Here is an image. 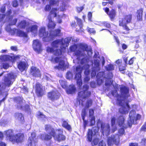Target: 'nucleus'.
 I'll return each mask as SVG.
<instances>
[{"mask_svg":"<svg viewBox=\"0 0 146 146\" xmlns=\"http://www.w3.org/2000/svg\"><path fill=\"white\" fill-rule=\"evenodd\" d=\"M129 91L128 88L122 86L120 88L121 96H119L117 91L116 90H113L111 92L113 96L117 97V103L121 106L119 109V112L121 114L127 113L130 109V107L127 101V98L129 96Z\"/></svg>","mask_w":146,"mask_h":146,"instance_id":"obj_1","label":"nucleus"},{"mask_svg":"<svg viewBox=\"0 0 146 146\" xmlns=\"http://www.w3.org/2000/svg\"><path fill=\"white\" fill-rule=\"evenodd\" d=\"M88 60L86 57L82 59L80 61L81 65L77 66L76 69V74L75 78L77 80V83L80 88L81 87L82 84L81 79V73L82 70H85L84 74L88 76L90 73V71L88 69L89 66L88 64Z\"/></svg>","mask_w":146,"mask_h":146,"instance_id":"obj_2","label":"nucleus"},{"mask_svg":"<svg viewBox=\"0 0 146 146\" xmlns=\"http://www.w3.org/2000/svg\"><path fill=\"white\" fill-rule=\"evenodd\" d=\"M70 50L71 52H75L76 55L78 56H84L86 54L90 56L92 53L91 48L88 47L85 44L72 45L70 46Z\"/></svg>","mask_w":146,"mask_h":146,"instance_id":"obj_3","label":"nucleus"},{"mask_svg":"<svg viewBox=\"0 0 146 146\" xmlns=\"http://www.w3.org/2000/svg\"><path fill=\"white\" fill-rule=\"evenodd\" d=\"M17 77V75L13 73L4 74L3 81L5 84H2L0 85V94H3V93H5V96H7V91L8 89H7L6 90V86L9 87L11 85Z\"/></svg>","mask_w":146,"mask_h":146,"instance_id":"obj_4","label":"nucleus"},{"mask_svg":"<svg viewBox=\"0 0 146 146\" xmlns=\"http://www.w3.org/2000/svg\"><path fill=\"white\" fill-rule=\"evenodd\" d=\"M63 43L62 39H58L53 41L51 45L52 48L48 47L47 51L48 52H54L55 55L58 56L61 54V51L60 49L54 50V48L60 47V48L63 50L64 49L62 44Z\"/></svg>","mask_w":146,"mask_h":146,"instance_id":"obj_5","label":"nucleus"},{"mask_svg":"<svg viewBox=\"0 0 146 146\" xmlns=\"http://www.w3.org/2000/svg\"><path fill=\"white\" fill-rule=\"evenodd\" d=\"M14 101L17 104L16 106L18 109L27 111L30 110L29 106L28 105H25V101L23 100L22 98H16L14 99Z\"/></svg>","mask_w":146,"mask_h":146,"instance_id":"obj_6","label":"nucleus"},{"mask_svg":"<svg viewBox=\"0 0 146 146\" xmlns=\"http://www.w3.org/2000/svg\"><path fill=\"white\" fill-rule=\"evenodd\" d=\"M58 10L56 8H52L50 13V15L48 17V19L49 22L48 25V27L49 30L51 31L52 29H53L55 27L56 24L52 21L51 18V17H56L57 15Z\"/></svg>","mask_w":146,"mask_h":146,"instance_id":"obj_7","label":"nucleus"},{"mask_svg":"<svg viewBox=\"0 0 146 146\" xmlns=\"http://www.w3.org/2000/svg\"><path fill=\"white\" fill-rule=\"evenodd\" d=\"M89 86L87 85H84L82 87L83 91L80 92L78 93V100L82 101L84 99L89 97L91 95V92L88 91Z\"/></svg>","mask_w":146,"mask_h":146,"instance_id":"obj_8","label":"nucleus"},{"mask_svg":"<svg viewBox=\"0 0 146 146\" xmlns=\"http://www.w3.org/2000/svg\"><path fill=\"white\" fill-rule=\"evenodd\" d=\"M125 119L123 116H121L118 118L117 120H116L115 117H113L111 119V125L113 129H112V131L114 132L116 129V126L115 125V123H117L119 126L122 127H125L124 125Z\"/></svg>","mask_w":146,"mask_h":146,"instance_id":"obj_9","label":"nucleus"},{"mask_svg":"<svg viewBox=\"0 0 146 146\" xmlns=\"http://www.w3.org/2000/svg\"><path fill=\"white\" fill-rule=\"evenodd\" d=\"M39 36L40 37H42V40L44 41L48 42L51 40L52 37L48 36V33L46 31L44 27H41L39 30Z\"/></svg>","mask_w":146,"mask_h":146,"instance_id":"obj_10","label":"nucleus"},{"mask_svg":"<svg viewBox=\"0 0 146 146\" xmlns=\"http://www.w3.org/2000/svg\"><path fill=\"white\" fill-rule=\"evenodd\" d=\"M54 60L56 62H59L58 65L54 67L56 69L64 70L68 67V64L67 63L66 64L64 60H62L61 58H59L58 57H56Z\"/></svg>","mask_w":146,"mask_h":146,"instance_id":"obj_11","label":"nucleus"},{"mask_svg":"<svg viewBox=\"0 0 146 146\" xmlns=\"http://www.w3.org/2000/svg\"><path fill=\"white\" fill-rule=\"evenodd\" d=\"M119 142V137L118 135H112L109 138L107 143L108 146H112L114 144L117 145Z\"/></svg>","mask_w":146,"mask_h":146,"instance_id":"obj_12","label":"nucleus"},{"mask_svg":"<svg viewBox=\"0 0 146 146\" xmlns=\"http://www.w3.org/2000/svg\"><path fill=\"white\" fill-rule=\"evenodd\" d=\"M100 61L99 60H95L94 63L92 64V66H94L92 68V72L91 74L92 77H94L96 75V72L100 70V68L99 67Z\"/></svg>","mask_w":146,"mask_h":146,"instance_id":"obj_13","label":"nucleus"},{"mask_svg":"<svg viewBox=\"0 0 146 146\" xmlns=\"http://www.w3.org/2000/svg\"><path fill=\"white\" fill-rule=\"evenodd\" d=\"M58 135H56L55 133L54 136V137L55 139L58 141H60L61 140H64L65 139V136L62 135L63 130L61 129H58L56 131Z\"/></svg>","mask_w":146,"mask_h":146,"instance_id":"obj_14","label":"nucleus"},{"mask_svg":"<svg viewBox=\"0 0 146 146\" xmlns=\"http://www.w3.org/2000/svg\"><path fill=\"white\" fill-rule=\"evenodd\" d=\"M37 141L35 133L34 132L32 133L31 136L29 137V139L28 146H35L36 143L37 142Z\"/></svg>","mask_w":146,"mask_h":146,"instance_id":"obj_15","label":"nucleus"},{"mask_svg":"<svg viewBox=\"0 0 146 146\" xmlns=\"http://www.w3.org/2000/svg\"><path fill=\"white\" fill-rule=\"evenodd\" d=\"M60 96V93L56 90L52 91L48 94V98L52 101L58 99Z\"/></svg>","mask_w":146,"mask_h":146,"instance_id":"obj_16","label":"nucleus"},{"mask_svg":"<svg viewBox=\"0 0 146 146\" xmlns=\"http://www.w3.org/2000/svg\"><path fill=\"white\" fill-rule=\"evenodd\" d=\"M13 137V139H11L13 143H19L21 142L23 140L24 135L23 134L18 133L15 135Z\"/></svg>","mask_w":146,"mask_h":146,"instance_id":"obj_17","label":"nucleus"},{"mask_svg":"<svg viewBox=\"0 0 146 146\" xmlns=\"http://www.w3.org/2000/svg\"><path fill=\"white\" fill-rule=\"evenodd\" d=\"M102 132L103 135L108 136L109 134L110 131V126L109 124L102 123L101 124Z\"/></svg>","mask_w":146,"mask_h":146,"instance_id":"obj_18","label":"nucleus"},{"mask_svg":"<svg viewBox=\"0 0 146 146\" xmlns=\"http://www.w3.org/2000/svg\"><path fill=\"white\" fill-rule=\"evenodd\" d=\"M33 49L36 52H38L42 50V45L41 42L38 40H33Z\"/></svg>","mask_w":146,"mask_h":146,"instance_id":"obj_19","label":"nucleus"},{"mask_svg":"<svg viewBox=\"0 0 146 146\" xmlns=\"http://www.w3.org/2000/svg\"><path fill=\"white\" fill-rule=\"evenodd\" d=\"M98 130V128L96 127H93L92 130L89 129L87 135V138L89 141H91L92 137L96 135Z\"/></svg>","mask_w":146,"mask_h":146,"instance_id":"obj_20","label":"nucleus"},{"mask_svg":"<svg viewBox=\"0 0 146 146\" xmlns=\"http://www.w3.org/2000/svg\"><path fill=\"white\" fill-rule=\"evenodd\" d=\"M130 119H129L127 121V123L129 127H131L132 125L134 123V119L136 116L135 112L133 110L130 111L129 113Z\"/></svg>","mask_w":146,"mask_h":146,"instance_id":"obj_21","label":"nucleus"},{"mask_svg":"<svg viewBox=\"0 0 146 146\" xmlns=\"http://www.w3.org/2000/svg\"><path fill=\"white\" fill-rule=\"evenodd\" d=\"M36 92L38 96H42L43 94L44 89L40 84L36 83L35 86Z\"/></svg>","mask_w":146,"mask_h":146,"instance_id":"obj_22","label":"nucleus"},{"mask_svg":"<svg viewBox=\"0 0 146 146\" xmlns=\"http://www.w3.org/2000/svg\"><path fill=\"white\" fill-rule=\"evenodd\" d=\"M11 12V10L9 11L7 13V17L9 19V23L10 25H15L17 21V19L15 18L13 19L12 16H10Z\"/></svg>","mask_w":146,"mask_h":146,"instance_id":"obj_23","label":"nucleus"},{"mask_svg":"<svg viewBox=\"0 0 146 146\" xmlns=\"http://www.w3.org/2000/svg\"><path fill=\"white\" fill-rule=\"evenodd\" d=\"M31 74L34 76L39 77L40 76V70L35 67L33 66L31 67Z\"/></svg>","mask_w":146,"mask_h":146,"instance_id":"obj_24","label":"nucleus"},{"mask_svg":"<svg viewBox=\"0 0 146 146\" xmlns=\"http://www.w3.org/2000/svg\"><path fill=\"white\" fill-rule=\"evenodd\" d=\"M75 18L76 20L77 24L79 27V28H78L77 27L78 26H76V31H82L83 24L82 20L80 19H79L77 17H75Z\"/></svg>","mask_w":146,"mask_h":146,"instance_id":"obj_25","label":"nucleus"},{"mask_svg":"<svg viewBox=\"0 0 146 146\" xmlns=\"http://www.w3.org/2000/svg\"><path fill=\"white\" fill-rule=\"evenodd\" d=\"M5 134L6 135V138L7 139H9L10 141L11 142V139H13V137L15 135H13V131L11 129L8 130L5 132Z\"/></svg>","mask_w":146,"mask_h":146,"instance_id":"obj_26","label":"nucleus"},{"mask_svg":"<svg viewBox=\"0 0 146 146\" xmlns=\"http://www.w3.org/2000/svg\"><path fill=\"white\" fill-rule=\"evenodd\" d=\"M119 21V25L120 26L122 27L126 31L129 30V29L126 25L127 23L124 18L120 19Z\"/></svg>","mask_w":146,"mask_h":146,"instance_id":"obj_27","label":"nucleus"},{"mask_svg":"<svg viewBox=\"0 0 146 146\" xmlns=\"http://www.w3.org/2000/svg\"><path fill=\"white\" fill-rule=\"evenodd\" d=\"M13 58V56L9 55H1L0 56V64L2 61H7L9 60H11Z\"/></svg>","mask_w":146,"mask_h":146,"instance_id":"obj_28","label":"nucleus"},{"mask_svg":"<svg viewBox=\"0 0 146 146\" xmlns=\"http://www.w3.org/2000/svg\"><path fill=\"white\" fill-rule=\"evenodd\" d=\"M45 130L49 134L53 135L55 133V131L53 128L49 125H46L45 126Z\"/></svg>","mask_w":146,"mask_h":146,"instance_id":"obj_29","label":"nucleus"},{"mask_svg":"<svg viewBox=\"0 0 146 146\" xmlns=\"http://www.w3.org/2000/svg\"><path fill=\"white\" fill-rule=\"evenodd\" d=\"M50 31L49 37H52L51 40L52 39V38L54 36H59L60 35V31L59 29L52 31Z\"/></svg>","mask_w":146,"mask_h":146,"instance_id":"obj_30","label":"nucleus"},{"mask_svg":"<svg viewBox=\"0 0 146 146\" xmlns=\"http://www.w3.org/2000/svg\"><path fill=\"white\" fill-rule=\"evenodd\" d=\"M89 116L91 118L90 123L91 125H94L95 123V118L94 116V111L92 109H90L89 111Z\"/></svg>","mask_w":146,"mask_h":146,"instance_id":"obj_31","label":"nucleus"},{"mask_svg":"<svg viewBox=\"0 0 146 146\" xmlns=\"http://www.w3.org/2000/svg\"><path fill=\"white\" fill-rule=\"evenodd\" d=\"M18 63V67L21 72L25 70L26 68V63L25 62H20Z\"/></svg>","mask_w":146,"mask_h":146,"instance_id":"obj_32","label":"nucleus"},{"mask_svg":"<svg viewBox=\"0 0 146 146\" xmlns=\"http://www.w3.org/2000/svg\"><path fill=\"white\" fill-rule=\"evenodd\" d=\"M72 38L71 37H68L65 38L63 41V43L62 44V45L64 49L66 48V46H68L69 43L71 41Z\"/></svg>","mask_w":146,"mask_h":146,"instance_id":"obj_33","label":"nucleus"},{"mask_svg":"<svg viewBox=\"0 0 146 146\" xmlns=\"http://www.w3.org/2000/svg\"><path fill=\"white\" fill-rule=\"evenodd\" d=\"M76 90V88L73 85H70L66 89V92L68 94L74 93Z\"/></svg>","mask_w":146,"mask_h":146,"instance_id":"obj_34","label":"nucleus"},{"mask_svg":"<svg viewBox=\"0 0 146 146\" xmlns=\"http://www.w3.org/2000/svg\"><path fill=\"white\" fill-rule=\"evenodd\" d=\"M143 9L141 8L137 11V18L138 21L142 20L143 12Z\"/></svg>","mask_w":146,"mask_h":146,"instance_id":"obj_35","label":"nucleus"},{"mask_svg":"<svg viewBox=\"0 0 146 146\" xmlns=\"http://www.w3.org/2000/svg\"><path fill=\"white\" fill-rule=\"evenodd\" d=\"M15 32L17 33V35L18 36L26 37L27 36V34L21 30L16 29L15 31Z\"/></svg>","mask_w":146,"mask_h":146,"instance_id":"obj_36","label":"nucleus"},{"mask_svg":"<svg viewBox=\"0 0 146 146\" xmlns=\"http://www.w3.org/2000/svg\"><path fill=\"white\" fill-rule=\"evenodd\" d=\"M15 117L16 118L20 121H22L24 120V117L21 113H16L15 114Z\"/></svg>","mask_w":146,"mask_h":146,"instance_id":"obj_37","label":"nucleus"},{"mask_svg":"<svg viewBox=\"0 0 146 146\" xmlns=\"http://www.w3.org/2000/svg\"><path fill=\"white\" fill-rule=\"evenodd\" d=\"M38 27L36 25H33L31 27L30 31L32 33L34 34V36L37 33Z\"/></svg>","mask_w":146,"mask_h":146,"instance_id":"obj_38","label":"nucleus"},{"mask_svg":"<svg viewBox=\"0 0 146 146\" xmlns=\"http://www.w3.org/2000/svg\"><path fill=\"white\" fill-rule=\"evenodd\" d=\"M54 134H53V135H52L50 134H49V135H48L47 134H46L44 136H43V138L42 136L41 138L42 139H44L45 140H49L52 138V136H53L54 137Z\"/></svg>","mask_w":146,"mask_h":146,"instance_id":"obj_39","label":"nucleus"},{"mask_svg":"<svg viewBox=\"0 0 146 146\" xmlns=\"http://www.w3.org/2000/svg\"><path fill=\"white\" fill-rule=\"evenodd\" d=\"M108 15L109 16L111 20H112L114 19L115 16V10L112 9L110 11Z\"/></svg>","mask_w":146,"mask_h":146,"instance_id":"obj_40","label":"nucleus"},{"mask_svg":"<svg viewBox=\"0 0 146 146\" xmlns=\"http://www.w3.org/2000/svg\"><path fill=\"white\" fill-rule=\"evenodd\" d=\"M62 126L63 127H65L69 131L71 129L70 125H69L67 122L65 121H63Z\"/></svg>","mask_w":146,"mask_h":146,"instance_id":"obj_41","label":"nucleus"},{"mask_svg":"<svg viewBox=\"0 0 146 146\" xmlns=\"http://www.w3.org/2000/svg\"><path fill=\"white\" fill-rule=\"evenodd\" d=\"M132 18V15H127L125 16L124 19L126 21L127 23H129L131 22Z\"/></svg>","mask_w":146,"mask_h":146,"instance_id":"obj_42","label":"nucleus"},{"mask_svg":"<svg viewBox=\"0 0 146 146\" xmlns=\"http://www.w3.org/2000/svg\"><path fill=\"white\" fill-rule=\"evenodd\" d=\"M92 101L91 99H89L86 102L85 107L86 108H88L92 105Z\"/></svg>","mask_w":146,"mask_h":146,"instance_id":"obj_43","label":"nucleus"},{"mask_svg":"<svg viewBox=\"0 0 146 146\" xmlns=\"http://www.w3.org/2000/svg\"><path fill=\"white\" fill-rule=\"evenodd\" d=\"M27 24V23L25 21H23L19 24L18 27L20 28H24Z\"/></svg>","mask_w":146,"mask_h":146,"instance_id":"obj_44","label":"nucleus"},{"mask_svg":"<svg viewBox=\"0 0 146 146\" xmlns=\"http://www.w3.org/2000/svg\"><path fill=\"white\" fill-rule=\"evenodd\" d=\"M87 109L85 107L83 109L82 111L81 116L83 120H84V119H85V117L87 114V112L86 111Z\"/></svg>","mask_w":146,"mask_h":146,"instance_id":"obj_45","label":"nucleus"},{"mask_svg":"<svg viewBox=\"0 0 146 146\" xmlns=\"http://www.w3.org/2000/svg\"><path fill=\"white\" fill-rule=\"evenodd\" d=\"M59 83L62 88H65L67 86V84L66 82L62 80H60L59 81Z\"/></svg>","mask_w":146,"mask_h":146,"instance_id":"obj_46","label":"nucleus"},{"mask_svg":"<svg viewBox=\"0 0 146 146\" xmlns=\"http://www.w3.org/2000/svg\"><path fill=\"white\" fill-rule=\"evenodd\" d=\"M59 0H51L50 1V4L51 5H58L59 3Z\"/></svg>","mask_w":146,"mask_h":146,"instance_id":"obj_47","label":"nucleus"},{"mask_svg":"<svg viewBox=\"0 0 146 146\" xmlns=\"http://www.w3.org/2000/svg\"><path fill=\"white\" fill-rule=\"evenodd\" d=\"M114 67L112 64H109L106 67V70L108 71H111L114 70Z\"/></svg>","mask_w":146,"mask_h":146,"instance_id":"obj_48","label":"nucleus"},{"mask_svg":"<svg viewBox=\"0 0 146 146\" xmlns=\"http://www.w3.org/2000/svg\"><path fill=\"white\" fill-rule=\"evenodd\" d=\"M73 77V74L70 72H68L66 75V78L67 79L70 80Z\"/></svg>","mask_w":146,"mask_h":146,"instance_id":"obj_49","label":"nucleus"},{"mask_svg":"<svg viewBox=\"0 0 146 146\" xmlns=\"http://www.w3.org/2000/svg\"><path fill=\"white\" fill-rule=\"evenodd\" d=\"M101 25H104L105 27L108 28L110 27L111 26L110 24L107 22H103L101 23Z\"/></svg>","mask_w":146,"mask_h":146,"instance_id":"obj_50","label":"nucleus"},{"mask_svg":"<svg viewBox=\"0 0 146 146\" xmlns=\"http://www.w3.org/2000/svg\"><path fill=\"white\" fill-rule=\"evenodd\" d=\"M104 75V72H99L97 74L96 77L97 78L100 79L102 78Z\"/></svg>","mask_w":146,"mask_h":146,"instance_id":"obj_51","label":"nucleus"},{"mask_svg":"<svg viewBox=\"0 0 146 146\" xmlns=\"http://www.w3.org/2000/svg\"><path fill=\"white\" fill-rule=\"evenodd\" d=\"M87 30V31L90 34L92 33L93 34H94L96 33L95 31L93 29H91L88 27Z\"/></svg>","mask_w":146,"mask_h":146,"instance_id":"obj_52","label":"nucleus"},{"mask_svg":"<svg viewBox=\"0 0 146 146\" xmlns=\"http://www.w3.org/2000/svg\"><path fill=\"white\" fill-rule=\"evenodd\" d=\"M119 70L120 71H122L126 69L125 65V64L120 65L119 67Z\"/></svg>","mask_w":146,"mask_h":146,"instance_id":"obj_53","label":"nucleus"},{"mask_svg":"<svg viewBox=\"0 0 146 146\" xmlns=\"http://www.w3.org/2000/svg\"><path fill=\"white\" fill-rule=\"evenodd\" d=\"M99 140L98 139H93V141L92 143V146L96 145L97 144Z\"/></svg>","mask_w":146,"mask_h":146,"instance_id":"obj_54","label":"nucleus"},{"mask_svg":"<svg viewBox=\"0 0 146 146\" xmlns=\"http://www.w3.org/2000/svg\"><path fill=\"white\" fill-rule=\"evenodd\" d=\"M9 67V64L7 62H5L3 64V67L5 69H7Z\"/></svg>","mask_w":146,"mask_h":146,"instance_id":"obj_55","label":"nucleus"},{"mask_svg":"<svg viewBox=\"0 0 146 146\" xmlns=\"http://www.w3.org/2000/svg\"><path fill=\"white\" fill-rule=\"evenodd\" d=\"M104 82L102 78H97V84L100 85Z\"/></svg>","mask_w":146,"mask_h":146,"instance_id":"obj_56","label":"nucleus"},{"mask_svg":"<svg viewBox=\"0 0 146 146\" xmlns=\"http://www.w3.org/2000/svg\"><path fill=\"white\" fill-rule=\"evenodd\" d=\"M12 4L14 7H16L18 5L17 1L16 0L13 1L12 3Z\"/></svg>","mask_w":146,"mask_h":146,"instance_id":"obj_57","label":"nucleus"},{"mask_svg":"<svg viewBox=\"0 0 146 146\" xmlns=\"http://www.w3.org/2000/svg\"><path fill=\"white\" fill-rule=\"evenodd\" d=\"M136 59L135 57H133L131 59L129 60V64L130 65H131L133 63L134 60Z\"/></svg>","mask_w":146,"mask_h":146,"instance_id":"obj_58","label":"nucleus"},{"mask_svg":"<svg viewBox=\"0 0 146 146\" xmlns=\"http://www.w3.org/2000/svg\"><path fill=\"white\" fill-rule=\"evenodd\" d=\"M92 16V13L91 12H90L88 13V20L89 21H92L91 18Z\"/></svg>","mask_w":146,"mask_h":146,"instance_id":"obj_59","label":"nucleus"},{"mask_svg":"<svg viewBox=\"0 0 146 146\" xmlns=\"http://www.w3.org/2000/svg\"><path fill=\"white\" fill-rule=\"evenodd\" d=\"M90 79V77L88 76H86L84 78V81L85 82H87Z\"/></svg>","mask_w":146,"mask_h":146,"instance_id":"obj_60","label":"nucleus"},{"mask_svg":"<svg viewBox=\"0 0 146 146\" xmlns=\"http://www.w3.org/2000/svg\"><path fill=\"white\" fill-rule=\"evenodd\" d=\"M84 9V7L82 6L80 7H77V10L78 12H80L82 11Z\"/></svg>","mask_w":146,"mask_h":146,"instance_id":"obj_61","label":"nucleus"},{"mask_svg":"<svg viewBox=\"0 0 146 146\" xmlns=\"http://www.w3.org/2000/svg\"><path fill=\"white\" fill-rule=\"evenodd\" d=\"M51 9V7L50 5H47L45 7V10L46 11H48Z\"/></svg>","mask_w":146,"mask_h":146,"instance_id":"obj_62","label":"nucleus"},{"mask_svg":"<svg viewBox=\"0 0 146 146\" xmlns=\"http://www.w3.org/2000/svg\"><path fill=\"white\" fill-rule=\"evenodd\" d=\"M106 145L104 143V141L103 140L99 142L98 144V146H106Z\"/></svg>","mask_w":146,"mask_h":146,"instance_id":"obj_63","label":"nucleus"},{"mask_svg":"<svg viewBox=\"0 0 146 146\" xmlns=\"http://www.w3.org/2000/svg\"><path fill=\"white\" fill-rule=\"evenodd\" d=\"M141 143L142 144L146 146V139L144 138L141 141Z\"/></svg>","mask_w":146,"mask_h":146,"instance_id":"obj_64","label":"nucleus"}]
</instances>
